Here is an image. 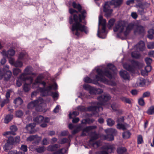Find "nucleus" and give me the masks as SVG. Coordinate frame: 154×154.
Wrapping results in <instances>:
<instances>
[{
    "mask_svg": "<svg viewBox=\"0 0 154 154\" xmlns=\"http://www.w3.org/2000/svg\"><path fill=\"white\" fill-rule=\"evenodd\" d=\"M67 152V149L63 148L55 151L53 154H63L66 153Z\"/></svg>",
    "mask_w": 154,
    "mask_h": 154,
    "instance_id": "2f4dec72",
    "label": "nucleus"
},
{
    "mask_svg": "<svg viewBox=\"0 0 154 154\" xmlns=\"http://www.w3.org/2000/svg\"><path fill=\"white\" fill-rule=\"evenodd\" d=\"M145 61L147 65H149L152 62V60L149 58H146L145 59Z\"/></svg>",
    "mask_w": 154,
    "mask_h": 154,
    "instance_id": "bf43d9fd",
    "label": "nucleus"
},
{
    "mask_svg": "<svg viewBox=\"0 0 154 154\" xmlns=\"http://www.w3.org/2000/svg\"><path fill=\"white\" fill-rule=\"evenodd\" d=\"M150 95V93L149 91H146L143 93V97H149Z\"/></svg>",
    "mask_w": 154,
    "mask_h": 154,
    "instance_id": "0e129e2a",
    "label": "nucleus"
},
{
    "mask_svg": "<svg viewBox=\"0 0 154 154\" xmlns=\"http://www.w3.org/2000/svg\"><path fill=\"white\" fill-rule=\"evenodd\" d=\"M30 83L29 84H28L26 83H25L23 85V89L24 91L25 92H28L30 90L31 88V84H32V83L33 82H32L31 83V82L30 81Z\"/></svg>",
    "mask_w": 154,
    "mask_h": 154,
    "instance_id": "bb28decb",
    "label": "nucleus"
},
{
    "mask_svg": "<svg viewBox=\"0 0 154 154\" xmlns=\"http://www.w3.org/2000/svg\"><path fill=\"white\" fill-rule=\"evenodd\" d=\"M73 7L77 9L80 12L81 15L78 14L75 10L72 9H69V13L71 14L69 18V23L70 24L73 23L72 30L74 34L77 36H79L82 32L87 33L88 30L86 27L80 23L82 20L84 19L86 16V11L85 10H82V7L79 3L73 2L72 4Z\"/></svg>",
    "mask_w": 154,
    "mask_h": 154,
    "instance_id": "f03ea898",
    "label": "nucleus"
},
{
    "mask_svg": "<svg viewBox=\"0 0 154 154\" xmlns=\"http://www.w3.org/2000/svg\"><path fill=\"white\" fill-rule=\"evenodd\" d=\"M27 56L26 54L23 53H21L18 56L17 60L15 62L14 66L15 67H21L23 66V63L20 60L24 59Z\"/></svg>",
    "mask_w": 154,
    "mask_h": 154,
    "instance_id": "ddd939ff",
    "label": "nucleus"
},
{
    "mask_svg": "<svg viewBox=\"0 0 154 154\" xmlns=\"http://www.w3.org/2000/svg\"><path fill=\"white\" fill-rule=\"evenodd\" d=\"M143 142V140L142 136L141 135H139L137 137V143L140 144Z\"/></svg>",
    "mask_w": 154,
    "mask_h": 154,
    "instance_id": "8fccbe9b",
    "label": "nucleus"
},
{
    "mask_svg": "<svg viewBox=\"0 0 154 154\" xmlns=\"http://www.w3.org/2000/svg\"><path fill=\"white\" fill-rule=\"evenodd\" d=\"M127 23L125 20H120L118 21L115 24L113 28L114 32H118L117 35V37L123 39L122 37V34L127 36L133 30L136 25L134 23H131L127 26Z\"/></svg>",
    "mask_w": 154,
    "mask_h": 154,
    "instance_id": "20e7f679",
    "label": "nucleus"
},
{
    "mask_svg": "<svg viewBox=\"0 0 154 154\" xmlns=\"http://www.w3.org/2000/svg\"><path fill=\"white\" fill-rule=\"evenodd\" d=\"M14 145V139L12 137H8L5 145L3 146V149L5 151L7 152L11 149Z\"/></svg>",
    "mask_w": 154,
    "mask_h": 154,
    "instance_id": "f8f14e48",
    "label": "nucleus"
},
{
    "mask_svg": "<svg viewBox=\"0 0 154 154\" xmlns=\"http://www.w3.org/2000/svg\"><path fill=\"white\" fill-rule=\"evenodd\" d=\"M35 125L34 124H30L26 126V128L28 130H29L30 129L32 130L34 128Z\"/></svg>",
    "mask_w": 154,
    "mask_h": 154,
    "instance_id": "c03bdc74",
    "label": "nucleus"
},
{
    "mask_svg": "<svg viewBox=\"0 0 154 154\" xmlns=\"http://www.w3.org/2000/svg\"><path fill=\"white\" fill-rule=\"evenodd\" d=\"M121 99L123 101L127 103L130 104L131 103V101L128 98H127L125 97H122L121 98Z\"/></svg>",
    "mask_w": 154,
    "mask_h": 154,
    "instance_id": "a18cd8bd",
    "label": "nucleus"
},
{
    "mask_svg": "<svg viewBox=\"0 0 154 154\" xmlns=\"http://www.w3.org/2000/svg\"><path fill=\"white\" fill-rule=\"evenodd\" d=\"M23 112L20 110L17 111L16 112V116L17 117H21L23 116Z\"/></svg>",
    "mask_w": 154,
    "mask_h": 154,
    "instance_id": "09e8293b",
    "label": "nucleus"
},
{
    "mask_svg": "<svg viewBox=\"0 0 154 154\" xmlns=\"http://www.w3.org/2000/svg\"><path fill=\"white\" fill-rule=\"evenodd\" d=\"M139 104L141 106H143L145 104L144 100L143 98H140L138 100Z\"/></svg>",
    "mask_w": 154,
    "mask_h": 154,
    "instance_id": "603ef678",
    "label": "nucleus"
},
{
    "mask_svg": "<svg viewBox=\"0 0 154 154\" xmlns=\"http://www.w3.org/2000/svg\"><path fill=\"white\" fill-rule=\"evenodd\" d=\"M148 114L152 115L154 113V106H150L148 109L147 112Z\"/></svg>",
    "mask_w": 154,
    "mask_h": 154,
    "instance_id": "79ce46f5",
    "label": "nucleus"
},
{
    "mask_svg": "<svg viewBox=\"0 0 154 154\" xmlns=\"http://www.w3.org/2000/svg\"><path fill=\"white\" fill-rule=\"evenodd\" d=\"M131 135V133L129 131H125L122 134L123 137L125 139H128L130 137Z\"/></svg>",
    "mask_w": 154,
    "mask_h": 154,
    "instance_id": "e433bc0d",
    "label": "nucleus"
},
{
    "mask_svg": "<svg viewBox=\"0 0 154 154\" xmlns=\"http://www.w3.org/2000/svg\"><path fill=\"white\" fill-rule=\"evenodd\" d=\"M138 86H143L145 85V82L144 79L142 78L138 79L137 82Z\"/></svg>",
    "mask_w": 154,
    "mask_h": 154,
    "instance_id": "7c9ffc66",
    "label": "nucleus"
},
{
    "mask_svg": "<svg viewBox=\"0 0 154 154\" xmlns=\"http://www.w3.org/2000/svg\"><path fill=\"white\" fill-rule=\"evenodd\" d=\"M60 145L59 144H56L54 145H50L48 146L47 150L49 151H56L57 148H60Z\"/></svg>",
    "mask_w": 154,
    "mask_h": 154,
    "instance_id": "4be33fe9",
    "label": "nucleus"
},
{
    "mask_svg": "<svg viewBox=\"0 0 154 154\" xmlns=\"http://www.w3.org/2000/svg\"><path fill=\"white\" fill-rule=\"evenodd\" d=\"M110 99V97L109 95L105 94L101 95L97 97L98 102L97 103L96 106H90L86 109L83 106H79L77 107V109L81 111H85L86 110L91 111L93 114H96L99 111L102 110L103 108L102 106H105L107 108H109L111 106V108L114 112H116L117 113L119 114L122 113V111L121 109H118V106L116 103H113L111 105L109 103H107V102Z\"/></svg>",
    "mask_w": 154,
    "mask_h": 154,
    "instance_id": "7ed1b4c3",
    "label": "nucleus"
},
{
    "mask_svg": "<svg viewBox=\"0 0 154 154\" xmlns=\"http://www.w3.org/2000/svg\"><path fill=\"white\" fill-rule=\"evenodd\" d=\"M83 88L86 90L89 91L91 94H96V88L94 87L91 86L88 84H85L83 86Z\"/></svg>",
    "mask_w": 154,
    "mask_h": 154,
    "instance_id": "aec40b11",
    "label": "nucleus"
},
{
    "mask_svg": "<svg viewBox=\"0 0 154 154\" xmlns=\"http://www.w3.org/2000/svg\"><path fill=\"white\" fill-rule=\"evenodd\" d=\"M151 67L149 65H147L145 69V70L148 73L149 72L151 71Z\"/></svg>",
    "mask_w": 154,
    "mask_h": 154,
    "instance_id": "e2e57ef3",
    "label": "nucleus"
},
{
    "mask_svg": "<svg viewBox=\"0 0 154 154\" xmlns=\"http://www.w3.org/2000/svg\"><path fill=\"white\" fill-rule=\"evenodd\" d=\"M147 47L149 49L154 48V42L149 43L148 44Z\"/></svg>",
    "mask_w": 154,
    "mask_h": 154,
    "instance_id": "5fc2aeb1",
    "label": "nucleus"
},
{
    "mask_svg": "<svg viewBox=\"0 0 154 154\" xmlns=\"http://www.w3.org/2000/svg\"><path fill=\"white\" fill-rule=\"evenodd\" d=\"M49 143L48 138H45L42 140V144L44 145H47Z\"/></svg>",
    "mask_w": 154,
    "mask_h": 154,
    "instance_id": "4d7b16f0",
    "label": "nucleus"
},
{
    "mask_svg": "<svg viewBox=\"0 0 154 154\" xmlns=\"http://www.w3.org/2000/svg\"><path fill=\"white\" fill-rule=\"evenodd\" d=\"M9 58V63L12 65L14 66L15 62V59L14 58L11 57H8Z\"/></svg>",
    "mask_w": 154,
    "mask_h": 154,
    "instance_id": "864d4df0",
    "label": "nucleus"
},
{
    "mask_svg": "<svg viewBox=\"0 0 154 154\" xmlns=\"http://www.w3.org/2000/svg\"><path fill=\"white\" fill-rule=\"evenodd\" d=\"M13 72L14 75H17L21 72V70L19 68H14L13 69Z\"/></svg>",
    "mask_w": 154,
    "mask_h": 154,
    "instance_id": "a19ab883",
    "label": "nucleus"
},
{
    "mask_svg": "<svg viewBox=\"0 0 154 154\" xmlns=\"http://www.w3.org/2000/svg\"><path fill=\"white\" fill-rule=\"evenodd\" d=\"M145 48L144 43L142 41H139L138 43L134 46V48L135 50L142 51H144Z\"/></svg>",
    "mask_w": 154,
    "mask_h": 154,
    "instance_id": "dca6fc26",
    "label": "nucleus"
},
{
    "mask_svg": "<svg viewBox=\"0 0 154 154\" xmlns=\"http://www.w3.org/2000/svg\"><path fill=\"white\" fill-rule=\"evenodd\" d=\"M13 118V115L11 114L7 115L5 117L4 122L5 123L7 124Z\"/></svg>",
    "mask_w": 154,
    "mask_h": 154,
    "instance_id": "cd10ccee",
    "label": "nucleus"
},
{
    "mask_svg": "<svg viewBox=\"0 0 154 154\" xmlns=\"http://www.w3.org/2000/svg\"><path fill=\"white\" fill-rule=\"evenodd\" d=\"M9 68V66L8 65H6L2 69H0V79H2L5 75V72L8 71L7 70Z\"/></svg>",
    "mask_w": 154,
    "mask_h": 154,
    "instance_id": "b1692460",
    "label": "nucleus"
},
{
    "mask_svg": "<svg viewBox=\"0 0 154 154\" xmlns=\"http://www.w3.org/2000/svg\"><path fill=\"white\" fill-rule=\"evenodd\" d=\"M103 11L105 13V16L106 17H109L111 15L113 10L111 9L108 2H106L103 7Z\"/></svg>",
    "mask_w": 154,
    "mask_h": 154,
    "instance_id": "2eb2a0df",
    "label": "nucleus"
},
{
    "mask_svg": "<svg viewBox=\"0 0 154 154\" xmlns=\"http://www.w3.org/2000/svg\"><path fill=\"white\" fill-rule=\"evenodd\" d=\"M68 132L67 131H62L60 135V136H66L68 135Z\"/></svg>",
    "mask_w": 154,
    "mask_h": 154,
    "instance_id": "13d9d810",
    "label": "nucleus"
},
{
    "mask_svg": "<svg viewBox=\"0 0 154 154\" xmlns=\"http://www.w3.org/2000/svg\"><path fill=\"white\" fill-rule=\"evenodd\" d=\"M33 69L31 66H29L26 67L24 70V73L21 74L19 76V78L21 80L23 81L29 80L31 82V83L33 81V78L31 76H27V75H34L35 73H32Z\"/></svg>",
    "mask_w": 154,
    "mask_h": 154,
    "instance_id": "9d476101",
    "label": "nucleus"
},
{
    "mask_svg": "<svg viewBox=\"0 0 154 154\" xmlns=\"http://www.w3.org/2000/svg\"><path fill=\"white\" fill-rule=\"evenodd\" d=\"M79 113L77 111H74L72 114L71 113H70L69 115V119H71L72 117L71 116L72 115H74L75 116H76L79 115Z\"/></svg>",
    "mask_w": 154,
    "mask_h": 154,
    "instance_id": "6e6d98bb",
    "label": "nucleus"
},
{
    "mask_svg": "<svg viewBox=\"0 0 154 154\" xmlns=\"http://www.w3.org/2000/svg\"><path fill=\"white\" fill-rule=\"evenodd\" d=\"M10 129L11 131V134L14 135H15V132L17 130V127L15 125H13L10 127Z\"/></svg>",
    "mask_w": 154,
    "mask_h": 154,
    "instance_id": "f704fd0d",
    "label": "nucleus"
},
{
    "mask_svg": "<svg viewBox=\"0 0 154 154\" xmlns=\"http://www.w3.org/2000/svg\"><path fill=\"white\" fill-rule=\"evenodd\" d=\"M20 149L21 150L23 151L24 153L26 152L28 150L27 146L25 145H22Z\"/></svg>",
    "mask_w": 154,
    "mask_h": 154,
    "instance_id": "49530a36",
    "label": "nucleus"
},
{
    "mask_svg": "<svg viewBox=\"0 0 154 154\" xmlns=\"http://www.w3.org/2000/svg\"><path fill=\"white\" fill-rule=\"evenodd\" d=\"M12 75V72L9 70L7 71L6 72L5 76V80L6 81H8L9 80L10 78Z\"/></svg>",
    "mask_w": 154,
    "mask_h": 154,
    "instance_id": "72a5a7b5",
    "label": "nucleus"
},
{
    "mask_svg": "<svg viewBox=\"0 0 154 154\" xmlns=\"http://www.w3.org/2000/svg\"><path fill=\"white\" fill-rule=\"evenodd\" d=\"M18 80L17 81L16 85H17L19 87L21 86L22 84V82H25L26 81H23L22 80L20 79L19 76L17 78Z\"/></svg>",
    "mask_w": 154,
    "mask_h": 154,
    "instance_id": "de8ad7c7",
    "label": "nucleus"
},
{
    "mask_svg": "<svg viewBox=\"0 0 154 154\" xmlns=\"http://www.w3.org/2000/svg\"><path fill=\"white\" fill-rule=\"evenodd\" d=\"M145 27L141 25H138L137 26L136 28L134 31L135 34L143 35L145 34Z\"/></svg>",
    "mask_w": 154,
    "mask_h": 154,
    "instance_id": "a211bd4d",
    "label": "nucleus"
},
{
    "mask_svg": "<svg viewBox=\"0 0 154 154\" xmlns=\"http://www.w3.org/2000/svg\"><path fill=\"white\" fill-rule=\"evenodd\" d=\"M81 124H80L78 126V127L76 129H75L72 131V134H75L77 132L79 131L81 129Z\"/></svg>",
    "mask_w": 154,
    "mask_h": 154,
    "instance_id": "3c124183",
    "label": "nucleus"
},
{
    "mask_svg": "<svg viewBox=\"0 0 154 154\" xmlns=\"http://www.w3.org/2000/svg\"><path fill=\"white\" fill-rule=\"evenodd\" d=\"M106 21L100 15L99 17V25L97 35L99 38H104L106 37Z\"/></svg>",
    "mask_w": 154,
    "mask_h": 154,
    "instance_id": "423d86ee",
    "label": "nucleus"
},
{
    "mask_svg": "<svg viewBox=\"0 0 154 154\" xmlns=\"http://www.w3.org/2000/svg\"><path fill=\"white\" fill-rule=\"evenodd\" d=\"M115 21V20L114 18L111 19L109 20L107 25L109 29L111 28L114 25Z\"/></svg>",
    "mask_w": 154,
    "mask_h": 154,
    "instance_id": "473e14b6",
    "label": "nucleus"
},
{
    "mask_svg": "<svg viewBox=\"0 0 154 154\" xmlns=\"http://www.w3.org/2000/svg\"><path fill=\"white\" fill-rule=\"evenodd\" d=\"M131 16L132 18L136 19L137 17V15L136 12H132L131 13Z\"/></svg>",
    "mask_w": 154,
    "mask_h": 154,
    "instance_id": "69168bd1",
    "label": "nucleus"
},
{
    "mask_svg": "<svg viewBox=\"0 0 154 154\" xmlns=\"http://www.w3.org/2000/svg\"><path fill=\"white\" fill-rule=\"evenodd\" d=\"M38 137L37 135H32L30 136L27 138V140L28 141H32L35 140Z\"/></svg>",
    "mask_w": 154,
    "mask_h": 154,
    "instance_id": "ea45409f",
    "label": "nucleus"
},
{
    "mask_svg": "<svg viewBox=\"0 0 154 154\" xmlns=\"http://www.w3.org/2000/svg\"><path fill=\"white\" fill-rule=\"evenodd\" d=\"M11 90H8L6 92V98H8L10 96V93L12 92Z\"/></svg>",
    "mask_w": 154,
    "mask_h": 154,
    "instance_id": "338daca9",
    "label": "nucleus"
},
{
    "mask_svg": "<svg viewBox=\"0 0 154 154\" xmlns=\"http://www.w3.org/2000/svg\"><path fill=\"white\" fill-rule=\"evenodd\" d=\"M117 73L116 67L113 64H108L106 67L105 65L95 67L90 75L91 79L86 77L84 79V81L87 83H92L93 84L102 87L98 82H103L105 84L114 86L116 85L114 82L109 81L104 77L105 76L111 79L114 78Z\"/></svg>",
    "mask_w": 154,
    "mask_h": 154,
    "instance_id": "f257e3e1",
    "label": "nucleus"
},
{
    "mask_svg": "<svg viewBox=\"0 0 154 154\" xmlns=\"http://www.w3.org/2000/svg\"><path fill=\"white\" fill-rule=\"evenodd\" d=\"M117 151L119 154H122L126 151V149L125 147H120L117 149Z\"/></svg>",
    "mask_w": 154,
    "mask_h": 154,
    "instance_id": "c9c22d12",
    "label": "nucleus"
},
{
    "mask_svg": "<svg viewBox=\"0 0 154 154\" xmlns=\"http://www.w3.org/2000/svg\"><path fill=\"white\" fill-rule=\"evenodd\" d=\"M119 74L122 78L124 80L128 81L130 80V76L127 71L122 70L120 72Z\"/></svg>",
    "mask_w": 154,
    "mask_h": 154,
    "instance_id": "412c9836",
    "label": "nucleus"
},
{
    "mask_svg": "<svg viewBox=\"0 0 154 154\" xmlns=\"http://www.w3.org/2000/svg\"><path fill=\"white\" fill-rule=\"evenodd\" d=\"M45 106V104L43 99L39 97L38 100L29 103L27 105V108L29 109L35 108L36 111H42L43 110V107Z\"/></svg>",
    "mask_w": 154,
    "mask_h": 154,
    "instance_id": "0eeeda50",
    "label": "nucleus"
},
{
    "mask_svg": "<svg viewBox=\"0 0 154 154\" xmlns=\"http://www.w3.org/2000/svg\"><path fill=\"white\" fill-rule=\"evenodd\" d=\"M116 126L117 128L119 129L124 130L126 129L125 125L120 123H118Z\"/></svg>",
    "mask_w": 154,
    "mask_h": 154,
    "instance_id": "37998d69",
    "label": "nucleus"
},
{
    "mask_svg": "<svg viewBox=\"0 0 154 154\" xmlns=\"http://www.w3.org/2000/svg\"><path fill=\"white\" fill-rule=\"evenodd\" d=\"M105 132L107 134L106 135H104V139L108 141H112L114 140L113 135L115 134L117 132L116 130L112 128H108L105 130Z\"/></svg>",
    "mask_w": 154,
    "mask_h": 154,
    "instance_id": "9b49d317",
    "label": "nucleus"
},
{
    "mask_svg": "<svg viewBox=\"0 0 154 154\" xmlns=\"http://www.w3.org/2000/svg\"><path fill=\"white\" fill-rule=\"evenodd\" d=\"M107 125L109 126H112L115 123V121L109 118L107 120Z\"/></svg>",
    "mask_w": 154,
    "mask_h": 154,
    "instance_id": "58836bf2",
    "label": "nucleus"
},
{
    "mask_svg": "<svg viewBox=\"0 0 154 154\" xmlns=\"http://www.w3.org/2000/svg\"><path fill=\"white\" fill-rule=\"evenodd\" d=\"M97 128V126L95 125L90 126H88L84 128L82 131L81 135L84 136L85 135H89L90 136L91 133L92 131L91 130Z\"/></svg>",
    "mask_w": 154,
    "mask_h": 154,
    "instance_id": "4468645a",
    "label": "nucleus"
},
{
    "mask_svg": "<svg viewBox=\"0 0 154 154\" xmlns=\"http://www.w3.org/2000/svg\"><path fill=\"white\" fill-rule=\"evenodd\" d=\"M20 141V137L18 136L16 137L14 139V145L17 143H19Z\"/></svg>",
    "mask_w": 154,
    "mask_h": 154,
    "instance_id": "052dcab7",
    "label": "nucleus"
},
{
    "mask_svg": "<svg viewBox=\"0 0 154 154\" xmlns=\"http://www.w3.org/2000/svg\"><path fill=\"white\" fill-rule=\"evenodd\" d=\"M132 66L125 63L124 64L123 67L130 72L134 73L136 69H140L142 67L143 64L142 62H138L132 60L131 61Z\"/></svg>",
    "mask_w": 154,
    "mask_h": 154,
    "instance_id": "1a4fd4ad",
    "label": "nucleus"
},
{
    "mask_svg": "<svg viewBox=\"0 0 154 154\" xmlns=\"http://www.w3.org/2000/svg\"><path fill=\"white\" fill-rule=\"evenodd\" d=\"M59 142L61 144H63L66 143H69L70 140L69 139L64 138L60 139Z\"/></svg>",
    "mask_w": 154,
    "mask_h": 154,
    "instance_id": "4c0bfd02",
    "label": "nucleus"
},
{
    "mask_svg": "<svg viewBox=\"0 0 154 154\" xmlns=\"http://www.w3.org/2000/svg\"><path fill=\"white\" fill-rule=\"evenodd\" d=\"M60 106L57 105L56 107L54 109L53 112L54 113H57L59 111Z\"/></svg>",
    "mask_w": 154,
    "mask_h": 154,
    "instance_id": "774afa93",
    "label": "nucleus"
},
{
    "mask_svg": "<svg viewBox=\"0 0 154 154\" xmlns=\"http://www.w3.org/2000/svg\"><path fill=\"white\" fill-rule=\"evenodd\" d=\"M134 50L133 52H132L131 54V56L132 57L136 58H139L140 57V54L138 52V50Z\"/></svg>",
    "mask_w": 154,
    "mask_h": 154,
    "instance_id": "a878e982",
    "label": "nucleus"
},
{
    "mask_svg": "<svg viewBox=\"0 0 154 154\" xmlns=\"http://www.w3.org/2000/svg\"><path fill=\"white\" fill-rule=\"evenodd\" d=\"M123 0H112L110 2L111 5L115 6L116 7L121 5L122 2Z\"/></svg>",
    "mask_w": 154,
    "mask_h": 154,
    "instance_id": "393cba45",
    "label": "nucleus"
},
{
    "mask_svg": "<svg viewBox=\"0 0 154 154\" xmlns=\"http://www.w3.org/2000/svg\"><path fill=\"white\" fill-rule=\"evenodd\" d=\"M44 77L43 74H40L32 85V88H38V91L41 92L42 95L43 96L48 95L49 93L51 90V85L45 87L46 82L44 81H42Z\"/></svg>",
    "mask_w": 154,
    "mask_h": 154,
    "instance_id": "39448f33",
    "label": "nucleus"
},
{
    "mask_svg": "<svg viewBox=\"0 0 154 154\" xmlns=\"http://www.w3.org/2000/svg\"><path fill=\"white\" fill-rule=\"evenodd\" d=\"M102 149L107 151L109 152H112L115 149V145L113 144H107L102 147Z\"/></svg>",
    "mask_w": 154,
    "mask_h": 154,
    "instance_id": "6ab92c4d",
    "label": "nucleus"
},
{
    "mask_svg": "<svg viewBox=\"0 0 154 154\" xmlns=\"http://www.w3.org/2000/svg\"><path fill=\"white\" fill-rule=\"evenodd\" d=\"M1 53L4 56L9 57L14 55L15 52L14 50L11 49L9 50L7 52H6L5 50H4Z\"/></svg>",
    "mask_w": 154,
    "mask_h": 154,
    "instance_id": "f3484780",
    "label": "nucleus"
},
{
    "mask_svg": "<svg viewBox=\"0 0 154 154\" xmlns=\"http://www.w3.org/2000/svg\"><path fill=\"white\" fill-rule=\"evenodd\" d=\"M91 138L88 143V146L90 147H93L96 149L101 145L100 141H95V140L101 137L100 134H97L95 131L91 132L90 135Z\"/></svg>",
    "mask_w": 154,
    "mask_h": 154,
    "instance_id": "6e6552de",
    "label": "nucleus"
},
{
    "mask_svg": "<svg viewBox=\"0 0 154 154\" xmlns=\"http://www.w3.org/2000/svg\"><path fill=\"white\" fill-rule=\"evenodd\" d=\"M43 117L41 116H37L33 119L34 122L38 123H40L43 122Z\"/></svg>",
    "mask_w": 154,
    "mask_h": 154,
    "instance_id": "c756f323",
    "label": "nucleus"
},
{
    "mask_svg": "<svg viewBox=\"0 0 154 154\" xmlns=\"http://www.w3.org/2000/svg\"><path fill=\"white\" fill-rule=\"evenodd\" d=\"M96 94H100L103 92V90L100 88H96Z\"/></svg>",
    "mask_w": 154,
    "mask_h": 154,
    "instance_id": "680f3d73",
    "label": "nucleus"
},
{
    "mask_svg": "<svg viewBox=\"0 0 154 154\" xmlns=\"http://www.w3.org/2000/svg\"><path fill=\"white\" fill-rule=\"evenodd\" d=\"M14 102L17 106H18L22 104L23 101L20 97H19L14 100Z\"/></svg>",
    "mask_w": 154,
    "mask_h": 154,
    "instance_id": "c85d7f7f",
    "label": "nucleus"
},
{
    "mask_svg": "<svg viewBox=\"0 0 154 154\" xmlns=\"http://www.w3.org/2000/svg\"><path fill=\"white\" fill-rule=\"evenodd\" d=\"M31 149H32V150H36V151L39 153H41L43 152L45 149L44 146H41L37 147L35 146H30Z\"/></svg>",
    "mask_w": 154,
    "mask_h": 154,
    "instance_id": "5701e85b",
    "label": "nucleus"
}]
</instances>
